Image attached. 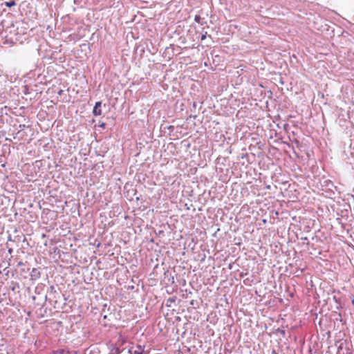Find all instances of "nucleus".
I'll return each instance as SVG.
<instances>
[{
    "mask_svg": "<svg viewBox=\"0 0 354 354\" xmlns=\"http://www.w3.org/2000/svg\"><path fill=\"white\" fill-rule=\"evenodd\" d=\"M5 4H6V6L7 7L10 8V7H12V6H15V4H16V3H15V1H10V2H6V3H5Z\"/></svg>",
    "mask_w": 354,
    "mask_h": 354,
    "instance_id": "2",
    "label": "nucleus"
},
{
    "mask_svg": "<svg viewBox=\"0 0 354 354\" xmlns=\"http://www.w3.org/2000/svg\"><path fill=\"white\" fill-rule=\"evenodd\" d=\"M102 128L104 129L105 128V126H106V124L105 123H102L100 125Z\"/></svg>",
    "mask_w": 354,
    "mask_h": 354,
    "instance_id": "3",
    "label": "nucleus"
},
{
    "mask_svg": "<svg viewBox=\"0 0 354 354\" xmlns=\"http://www.w3.org/2000/svg\"><path fill=\"white\" fill-rule=\"evenodd\" d=\"M102 102H97L95 104V106L93 110V113L95 116L101 115L102 113V111L101 109Z\"/></svg>",
    "mask_w": 354,
    "mask_h": 354,
    "instance_id": "1",
    "label": "nucleus"
},
{
    "mask_svg": "<svg viewBox=\"0 0 354 354\" xmlns=\"http://www.w3.org/2000/svg\"><path fill=\"white\" fill-rule=\"evenodd\" d=\"M199 18H200L199 17L196 16V17H195V20H196V21H198V20L199 19Z\"/></svg>",
    "mask_w": 354,
    "mask_h": 354,
    "instance_id": "6",
    "label": "nucleus"
},
{
    "mask_svg": "<svg viewBox=\"0 0 354 354\" xmlns=\"http://www.w3.org/2000/svg\"><path fill=\"white\" fill-rule=\"evenodd\" d=\"M62 92H63V91H62V90H60V91L58 92V94H59V95H61L62 94Z\"/></svg>",
    "mask_w": 354,
    "mask_h": 354,
    "instance_id": "5",
    "label": "nucleus"
},
{
    "mask_svg": "<svg viewBox=\"0 0 354 354\" xmlns=\"http://www.w3.org/2000/svg\"><path fill=\"white\" fill-rule=\"evenodd\" d=\"M206 38V35H203L201 37V40H204Z\"/></svg>",
    "mask_w": 354,
    "mask_h": 354,
    "instance_id": "4",
    "label": "nucleus"
}]
</instances>
